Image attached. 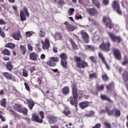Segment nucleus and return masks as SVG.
<instances>
[{
    "mask_svg": "<svg viewBox=\"0 0 128 128\" xmlns=\"http://www.w3.org/2000/svg\"><path fill=\"white\" fill-rule=\"evenodd\" d=\"M72 96H70L68 100V102H70L72 106H74L75 108H78V98L80 100L82 96H84V91L79 90L78 92V88L74 84H72Z\"/></svg>",
    "mask_w": 128,
    "mask_h": 128,
    "instance_id": "f257e3e1",
    "label": "nucleus"
},
{
    "mask_svg": "<svg viewBox=\"0 0 128 128\" xmlns=\"http://www.w3.org/2000/svg\"><path fill=\"white\" fill-rule=\"evenodd\" d=\"M110 42L108 39H105L102 41V43L99 46V48L100 50L102 52H108L110 51Z\"/></svg>",
    "mask_w": 128,
    "mask_h": 128,
    "instance_id": "f03ea898",
    "label": "nucleus"
},
{
    "mask_svg": "<svg viewBox=\"0 0 128 128\" xmlns=\"http://www.w3.org/2000/svg\"><path fill=\"white\" fill-rule=\"evenodd\" d=\"M106 112L108 116H114L116 118H120V110L116 108H114L112 110H110L108 106L106 107Z\"/></svg>",
    "mask_w": 128,
    "mask_h": 128,
    "instance_id": "7ed1b4c3",
    "label": "nucleus"
},
{
    "mask_svg": "<svg viewBox=\"0 0 128 128\" xmlns=\"http://www.w3.org/2000/svg\"><path fill=\"white\" fill-rule=\"evenodd\" d=\"M112 7L114 10H116L118 14H120V16L122 15V9H120V6L118 1L116 0L113 1L112 3Z\"/></svg>",
    "mask_w": 128,
    "mask_h": 128,
    "instance_id": "20e7f679",
    "label": "nucleus"
},
{
    "mask_svg": "<svg viewBox=\"0 0 128 128\" xmlns=\"http://www.w3.org/2000/svg\"><path fill=\"white\" fill-rule=\"evenodd\" d=\"M74 60L76 62V66L78 68H84L86 66H88V63L86 61H82V58L78 56L74 57Z\"/></svg>",
    "mask_w": 128,
    "mask_h": 128,
    "instance_id": "39448f33",
    "label": "nucleus"
},
{
    "mask_svg": "<svg viewBox=\"0 0 128 128\" xmlns=\"http://www.w3.org/2000/svg\"><path fill=\"white\" fill-rule=\"evenodd\" d=\"M103 22L104 23V26L106 28H109L110 30L112 28L114 24H112V20H110V18L107 16H104L103 18Z\"/></svg>",
    "mask_w": 128,
    "mask_h": 128,
    "instance_id": "423d86ee",
    "label": "nucleus"
},
{
    "mask_svg": "<svg viewBox=\"0 0 128 128\" xmlns=\"http://www.w3.org/2000/svg\"><path fill=\"white\" fill-rule=\"evenodd\" d=\"M14 110H15L18 112H22V114L24 116H26V114H28V109L24 107L22 108V105L20 104H16Z\"/></svg>",
    "mask_w": 128,
    "mask_h": 128,
    "instance_id": "0eeeda50",
    "label": "nucleus"
},
{
    "mask_svg": "<svg viewBox=\"0 0 128 128\" xmlns=\"http://www.w3.org/2000/svg\"><path fill=\"white\" fill-rule=\"evenodd\" d=\"M108 34L112 42H116L117 44H120L122 42V38L120 36H116L114 34L110 32H108Z\"/></svg>",
    "mask_w": 128,
    "mask_h": 128,
    "instance_id": "6e6552de",
    "label": "nucleus"
},
{
    "mask_svg": "<svg viewBox=\"0 0 128 128\" xmlns=\"http://www.w3.org/2000/svg\"><path fill=\"white\" fill-rule=\"evenodd\" d=\"M113 56L118 60H122V53L120 50L116 48H112Z\"/></svg>",
    "mask_w": 128,
    "mask_h": 128,
    "instance_id": "1a4fd4ad",
    "label": "nucleus"
},
{
    "mask_svg": "<svg viewBox=\"0 0 128 128\" xmlns=\"http://www.w3.org/2000/svg\"><path fill=\"white\" fill-rule=\"evenodd\" d=\"M60 58H61V64L64 68H66L68 62L66 60H68V56L65 53H62L60 54Z\"/></svg>",
    "mask_w": 128,
    "mask_h": 128,
    "instance_id": "9d476101",
    "label": "nucleus"
},
{
    "mask_svg": "<svg viewBox=\"0 0 128 128\" xmlns=\"http://www.w3.org/2000/svg\"><path fill=\"white\" fill-rule=\"evenodd\" d=\"M58 62V58L56 57H52L47 62V64L50 66H55L56 62Z\"/></svg>",
    "mask_w": 128,
    "mask_h": 128,
    "instance_id": "9b49d317",
    "label": "nucleus"
},
{
    "mask_svg": "<svg viewBox=\"0 0 128 128\" xmlns=\"http://www.w3.org/2000/svg\"><path fill=\"white\" fill-rule=\"evenodd\" d=\"M106 89L108 90H110V92H113L114 94V96H116V91H114V82H110L106 86Z\"/></svg>",
    "mask_w": 128,
    "mask_h": 128,
    "instance_id": "f8f14e48",
    "label": "nucleus"
},
{
    "mask_svg": "<svg viewBox=\"0 0 128 128\" xmlns=\"http://www.w3.org/2000/svg\"><path fill=\"white\" fill-rule=\"evenodd\" d=\"M82 38L84 40L86 44H88L90 42V37L88 36V33L84 32V31L82 30L81 32Z\"/></svg>",
    "mask_w": 128,
    "mask_h": 128,
    "instance_id": "ddd939ff",
    "label": "nucleus"
},
{
    "mask_svg": "<svg viewBox=\"0 0 128 128\" xmlns=\"http://www.w3.org/2000/svg\"><path fill=\"white\" fill-rule=\"evenodd\" d=\"M100 98L102 100H106L108 102H110V104H114V101L110 98V97L108 96L106 94H101Z\"/></svg>",
    "mask_w": 128,
    "mask_h": 128,
    "instance_id": "4468645a",
    "label": "nucleus"
},
{
    "mask_svg": "<svg viewBox=\"0 0 128 128\" xmlns=\"http://www.w3.org/2000/svg\"><path fill=\"white\" fill-rule=\"evenodd\" d=\"M42 44L44 50H48L50 48V41L46 38L45 39L44 42L42 41Z\"/></svg>",
    "mask_w": 128,
    "mask_h": 128,
    "instance_id": "2eb2a0df",
    "label": "nucleus"
},
{
    "mask_svg": "<svg viewBox=\"0 0 128 128\" xmlns=\"http://www.w3.org/2000/svg\"><path fill=\"white\" fill-rule=\"evenodd\" d=\"M30 60L36 62L38 60V54L34 52L30 53L29 55Z\"/></svg>",
    "mask_w": 128,
    "mask_h": 128,
    "instance_id": "dca6fc26",
    "label": "nucleus"
},
{
    "mask_svg": "<svg viewBox=\"0 0 128 128\" xmlns=\"http://www.w3.org/2000/svg\"><path fill=\"white\" fill-rule=\"evenodd\" d=\"M64 24L66 26V28H67V30H68V32H72V30H74V26L70 24H69L67 22H66L64 23Z\"/></svg>",
    "mask_w": 128,
    "mask_h": 128,
    "instance_id": "f3484780",
    "label": "nucleus"
},
{
    "mask_svg": "<svg viewBox=\"0 0 128 128\" xmlns=\"http://www.w3.org/2000/svg\"><path fill=\"white\" fill-rule=\"evenodd\" d=\"M2 74L4 76H5L6 78L8 80H14V82L15 81L14 78L12 77V74H9L8 72H4L2 73Z\"/></svg>",
    "mask_w": 128,
    "mask_h": 128,
    "instance_id": "a211bd4d",
    "label": "nucleus"
},
{
    "mask_svg": "<svg viewBox=\"0 0 128 128\" xmlns=\"http://www.w3.org/2000/svg\"><path fill=\"white\" fill-rule=\"evenodd\" d=\"M48 118L50 124H56L58 122V119L56 116H48Z\"/></svg>",
    "mask_w": 128,
    "mask_h": 128,
    "instance_id": "6ab92c4d",
    "label": "nucleus"
},
{
    "mask_svg": "<svg viewBox=\"0 0 128 128\" xmlns=\"http://www.w3.org/2000/svg\"><path fill=\"white\" fill-rule=\"evenodd\" d=\"M32 120L34 122H40V124L42 123V120L38 116L36 115V114H33L32 116Z\"/></svg>",
    "mask_w": 128,
    "mask_h": 128,
    "instance_id": "aec40b11",
    "label": "nucleus"
},
{
    "mask_svg": "<svg viewBox=\"0 0 128 128\" xmlns=\"http://www.w3.org/2000/svg\"><path fill=\"white\" fill-rule=\"evenodd\" d=\"M54 38L56 40H62V33L60 32L55 33Z\"/></svg>",
    "mask_w": 128,
    "mask_h": 128,
    "instance_id": "412c9836",
    "label": "nucleus"
},
{
    "mask_svg": "<svg viewBox=\"0 0 128 128\" xmlns=\"http://www.w3.org/2000/svg\"><path fill=\"white\" fill-rule=\"evenodd\" d=\"M5 66L7 70H8L9 72H12V70L14 69V66L12 65V64L10 62V61L7 62Z\"/></svg>",
    "mask_w": 128,
    "mask_h": 128,
    "instance_id": "4be33fe9",
    "label": "nucleus"
},
{
    "mask_svg": "<svg viewBox=\"0 0 128 128\" xmlns=\"http://www.w3.org/2000/svg\"><path fill=\"white\" fill-rule=\"evenodd\" d=\"M12 36L14 38V40H20V38H22V35H20V33L17 32L16 33H14L12 34Z\"/></svg>",
    "mask_w": 128,
    "mask_h": 128,
    "instance_id": "5701e85b",
    "label": "nucleus"
},
{
    "mask_svg": "<svg viewBox=\"0 0 128 128\" xmlns=\"http://www.w3.org/2000/svg\"><path fill=\"white\" fill-rule=\"evenodd\" d=\"M26 102L30 110H32V108H34V100H27Z\"/></svg>",
    "mask_w": 128,
    "mask_h": 128,
    "instance_id": "b1692460",
    "label": "nucleus"
},
{
    "mask_svg": "<svg viewBox=\"0 0 128 128\" xmlns=\"http://www.w3.org/2000/svg\"><path fill=\"white\" fill-rule=\"evenodd\" d=\"M88 104H90V103L88 102H84L80 104V106L81 108H88Z\"/></svg>",
    "mask_w": 128,
    "mask_h": 128,
    "instance_id": "393cba45",
    "label": "nucleus"
},
{
    "mask_svg": "<svg viewBox=\"0 0 128 128\" xmlns=\"http://www.w3.org/2000/svg\"><path fill=\"white\" fill-rule=\"evenodd\" d=\"M5 46L6 48H9L13 50V48H16V44L12 42H8L5 44Z\"/></svg>",
    "mask_w": 128,
    "mask_h": 128,
    "instance_id": "a878e982",
    "label": "nucleus"
},
{
    "mask_svg": "<svg viewBox=\"0 0 128 128\" xmlns=\"http://www.w3.org/2000/svg\"><path fill=\"white\" fill-rule=\"evenodd\" d=\"M20 18L21 22H24V20H26L24 12L22 11L20 12Z\"/></svg>",
    "mask_w": 128,
    "mask_h": 128,
    "instance_id": "bb28decb",
    "label": "nucleus"
},
{
    "mask_svg": "<svg viewBox=\"0 0 128 128\" xmlns=\"http://www.w3.org/2000/svg\"><path fill=\"white\" fill-rule=\"evenodd\" d=\"M62 92L64 94H70V88L68 86H65L62 89Z\"/></svg>",
    "mask_w": 128,
    "mask_h": 128,
    "instance_id": "cd10ccee",
    "label": "nucleus"
},
{
    "mask_svg": "<svg viewBox=\"0 0 128 128\" xmlns=\"http://www.w3.org/2000/svg\"><path fill=\"white\" fill-rule=\"evenodd\" d=\"M88 12L91 14V16H94L96 14V9L92 8H88L86 10Z\"/></svg>",
    "mask_w": 128,
    "mask_h": 128,
    "instance_id": "c85d7f7f",
    "label": "nucleus"
},
{
    "mask_svg": "<svg viewBox=\"0 0 128 128\" xmlns=\"http://www.w3.org/2000/svg\"><path fill=\"white\" fill-rule=\"evenodd\" d=\"M0 104L2 106H4V108H6V98H3L1 100Z\"/></svg>",
    "mask_w": 128,
    "mask_h": 128,
    "instance_id": "c756f323",
    "label": "nucleus"
},
{
    "mask_svg": "<svg viewBox=\"0 0 128 128\" xmlns=\"http://www.w3.org/2000/svg\"><path fill=\"white\" fill-rule=\"evenodd\" d=\"M2 53L6 56H10V52L7 48H4V50H2Z\"/></svg>",
    "mask_w": 128,
    "mask_h": 128,
    "instance_id": "7c9ffc66",
    "label": "nucleus"
},
{
    "mask_svg": "<svg viewBox=\"0 0 128 128\" xmlns=\"http://www.w3.org/2000/svg\"><path fill=\"white\" fill-rule=\"evenodd\" d=\"M20 50L23 54H26V46L20 45Z\"/></svg>",
    "mask_w": 128,
    "mask_h": 128,
    "instance_id": "2f4dec72",
    "label": "nucleus"
},
{
    "mask_svg": "<svg viewBox=\"0 0 128 128\" xmlns=\"http://www.w3.org/2000/svg\"><path fill=\"white\" fill-rule=\"evenodd\" d=\"M22 76H23L24 78H28V71L26 69H23Z\"/></svg>",
    "mask_w": 128,
    "mask_h": 128,
    "instance_id": "473e14b6",
    "label": "nucleus"
},
{
    "mask_svg": "<svg viewBox=\"0 0 128 128\" xmlns=\"http://www.w3.org/2000/svg\"><path fill=\"white\" fill-rule=\"evenodd\" d=\"M86 50H88L92 52V50H94V47L90 45H85L84 46Z\"/></svg>",
    "mask_w": 128,
    "mask_h": 128,
    "instance_id": "72a5a7b5",
    "label": "nucleus"
},
{
    "mask_svg": "<svg viewBox=\"0 0 128 128\" xmlns=\"http://www.w3.org/2000/svg\"><path fill=\"white\" fill-rule=\"evenodd\" d=\"M70 40L71 42L72 46V48L76 50H78V46H76V44L74 40H72V39H70Z\"/></svg>",
    "mask_w": 128,
    "mask_h": 128,
    "instance_id": "f704fd0d",
    "label": "nucleus"
},
{
    "mask_svg": "<svg viewBox=\"0 0 128 128\" xmlns=\"http://www.w3.org/2000/svg\"><path fill=\"white\" fill-rule=\"evenodd\" d=\"M102 80H104V82H108V80H110V78H108V74H105L102 75Z\"/></svg>",
    "mask_w": 128,
    "mask_h": 128,
    "instance_id": "c9c22d12",
    "label": "nucleus"
},
{
    "mask_svg": "<svg viewBox=\"0 0 128 128\" xmlns=\"http://www.w3.org/2000/svg\"><path fill=\"white\" fill-rule=\"evenodd\" d=\"M63 114H64L66 116H70V111L68 110V108H65V110L63 111Z\"/></svg>",
    "mask_w": 128,
    "mask_h": 128,
    "instance_id": "e433bc0d",
    "label": "nucleus"
},
{
    "mask_svg": "<svg viewBox=\"0 0 128 128\" xmlns=\"http://www.w3.org/2000/svg\"><path fill=\"white\" fill-rule=\"evenodd\" d=\"M98 56L99 58L101 59V60H102V62L106 61L104 57V55H102V52H99L98 53Z\"/></svg>",
    "mask_w": 128,
    "mask_h": 128,
    "instance_id": "4c0bfd02",
    "label": "nucleus"
},
{
    "mask_svg": "<svg viewBox=\"0 0 128 128\" xmlns=\"http://www.w3.org/2000/svg\"><path fill=\"white\" fill-rule=\"evenodd\" d=\"M34 34V32L32 31L26 32L25 34V35H26V38H30V36H32V34Z\"/></svg>",
    "mask_w": 128,
    "mask_h": 128,
    "instance_id": "58836bf2",
    "label": "nucleus"
},
{
    "mask_svg": "<svg viewBox=\"0 0 128 128\" xmlns=\"http://www.w3.org/2000/svg\"><path fill=\"white\" fill-rule=\"evenodd\" d=\"M44 36H46V32H44V30L41 29L40 32V37L44 38Z\"/></svg>",
    "mask_w": 128,
    "mask_h": 128,
    "instance_id": "ea45409f",
    "label": "nucleus"
},
{
    "mask_svg": "<svg viewBox=\"0 0 128 128\" xmlns=\"http://www.w3.org/2000/svg\"><path fill=\"white\" fill-rule=\"evenodd\" d=\"M98 92H102L104 90V85L102 84L97 87Z\"/></svg>",
    "mask_w": 128,
    "mask_h": 128,
    "instance_id": "a19ab883",
    "label": "nucleus"
},
{
    "mask_svg": "<svg viewBox=\"0 0 128 128\" xmlns=\"http://www.w3.org/2000/svg\"><path fill=\"white\" fill-rule=\"evenodd\" d=\"M128 76V72L126 70L124 71L122 74V78H126Z\"/></svg>",
    "mask_w": 128,
    "mask_h": 128,
    "instance_id": "79ce46f5",
    "label": "nucleus"
},
{
    "mask_svg": "<svg viewBox=\"0 0 128 128\" xmlns=\"http://www.w3.org/2000/svg\"><path fill=\"white\" fill-rule=\"evenodd\" d=\"M104 124L105 126V128H112V126L110 122H104Z\"/></svg>",
    "mask_w": 128,
    "mask_h": 128,
    "instance_id": "37998d69",
    "label": "nucleus"
},
{
    "mask_svg": "<svg viewBox=\"0 0 128 128\" xmlns=\"http://www.w3.org/2000/svg\"><path fill=\"white\" fill-rule=\"evenodd\" d=\"M68 12L70 16H72V14H74V9L73 8H70L68 10Z\"/></svg>",
    "mask_w": 128,
    "mask_h": 128,
    "instance_id": "c03bdc74",
    "label": "nucleus"
},
{
    "mask_svg": "<svg viewBox=\"0 0 128 128\" xmlns=\"http://www.w3.org/2000/svg\"><path fill=\"white\" fill-rule=\"evenodd\" d=\"M39 114H40V116H41V118H40V120H44V112L42 111H40L39 112Z\"/></svg>",
    "mask_w": 128,
    "mask_h": 128,
    "instance_id": "a18cd8bd",
    "label": "nucleus"
},
{
    "mask_svg": "<svg viewBox=\"0 0 128 128\" xmlns=\"http://www.w3.org/2000/svg\"><path fill=\"white\" fill-rule=\"evenodd\" d=\"M24 12H26V16H30V13L28 12V8H26V6H24Z\"/></svg>",
    "mask_w": 128,
    "mask_h": 128,
    "instance_id": "49530a36",
    "label": "nucleus"
},
{
    "mask_svg": "<svg viewBox=\"0 0 128 128\" xmlns=\"http://www.w3.org/2000/svg\"><path fill=\"white\" fill-rule=\"evenodd\" d=\"M102 4L104 6H108L110 4V0H102Z\"/></svg>",
    "mask_w": 128,
    "mask_h": 128,
    "instance_id": "de8ad7c7",
    "label": "nucleus"
},
{
    "mask_svg": "<svg viewBox=\"0 0 128 128\" xmlns=\"http://www.w3.org/2000/svg\"><path fill=\"white\" fill-rule=\"evenodd\" d=\"M28 50L30 52L32 51L33 48L32 44H28Z\"/></svg>",
    "mask_w": 128,
    "mask_h": 128,
    "instance_id": "09e8293b",
    "label": "nucleus"
},
{
    "mask_svg": "<svg viewBox=\"0 0 128 128\" xmlns=\"http://www.w3.org/2000/svg\"><path fill=\"white\" fill-rule=\"evenodd\" d=\"M58 4L60 6H62L63 4H64V0H58Z\"/></svg>",
    "mask_w": 128,
    "mask_h": 128,
    "instance_id": "8fccbe9b",
    "label": "nucleus"
},
{
    "mask_svg": "<svg viewBox=\"0 0 128 128\" xmlns=\"http://www.w3.org/2000/svg\"><path fill=\"white\" fill-rule=\"evenodd\" d=\"M75 18L78 20H82V15H76L75 16Z\"/></svg>",
    "mask_w": 128,
    "mask_h": 128,
    "instance_id": "3c124183",
    "label": "nucleus"
},
{
    "mask_svg": "<svg viewBox=\"0 0 128 128\" xmlns=\"http://www.w3.org/2000/svg\"><path fill=\"white\" fill-rule=\"evenodd\" d=\"M24 84L25 86V88L27 90H30V86H28V84L26 82H25L24 83Z\"/></svg>",
    "mask_w": 128,
    "mask_h": 128,
    "instance_id": "603ef678",
    "label": "nucleus"
},
{
    "mask_svg": "<svg viewBox=\"0 0 128 128\" xmlns=\"http://www.w3.org/2000/svg\"><path fill=\"white\" fill-rule=\"evenodd\" d=\"M103 62L105 64L107 70H110V65L108 64V63H106V61Z\"/></svg>",
    "mask_w": 128,
    "mask_h": 128,
    "instance_id": "864d4df0",
    "label": "nucleus"
},
{
    "mask_svg": "<svg viewBox=\"0 0 128 128\" xmlns=\"http://www.w3.org/2000/svg\"><path fill=\"white\" fill-rule=\"evenodd\" d=\"M90 78H96V75L95 73H94L92 74H90Z\"/></svg>",
    "mask_w": 128,
    "mask_h": 128,
    "instance_id": "5fc2aeb1",
    "label": "nucleus"
},
{
    "mask_svg": "<svg viewBox=\"0 0 128 128\" xmlns=\"http://www.w3.org/2000/svg\"><path fill=\"white\" fill-rule=\"evenodd\" d=\"M38 84H42V78H38L37 80Z\"/></svg>",
    "mask_w": 128,
    "mask_h": 128,
    "instance_id": "6e6d98bb",
    "label": "nucleus"
},
{
    "mask_svg": "<svg viewBox=\"0 0 128 128\" xmlns=\"http://www.w3.org/2000/svg\"><path fill=\"white\" fill-rule=\"evenodd\" d=\"M0 36L3 38H6V34H4V32H0Z\"/></svg>",
    "mask_w": 128,
    "mask_h": 128,
    "instance_id": "4d7b16f0",
    "label": "nucleus"
},
{
    "mask_svg": "<svg viewBox=\"0 0 128 128\" xmlns=\"http://www.w3.org/2000/svg\"><path fill=\"white\" fill-rule=\"evenodd\" d=\"M128 64V60H124L122 63V66H126Z\"/></svg>",
    "mask_w": 128,
    "mask_h": 128,
    "instance_id": "13d9d810",
    "label": "nucleus"
},
{
    "mask_svg": "<svg viewBox=\"0 0 128 128\" xmlns=\"http://www.w3.org/2000/svg\"><path fill=\"white\" fill-rule=\"evenodd\" d=\"M12 8L14 10V12H16L18 10V7L16 6H12Z\"/></svg>",
    "mask_w": 128,
    "mask_h": 128,
    "instance_id": "bf43d9fd",
    "label": "nucleus"
},
{
    "mask_svg": "<svg viewBox=\"0 0 128 128\" xmlns=\"http://www.w3.org/2000/svg\"><path fill=\"white\" fill-rule=\"evenodd\" d=\"M2 60L6 61L10 60V57L8 56L3 57Z\"/></svg>",
    "mask_w": 128,
    "mask_h": 128,
    "instance_id": "052dcab7",
    "label": "nucleus"
},
{
    "mask_svg": "<svg viewBox=\"0 0 128 128\" xmlns=\"http://www.w3.org/2000/svg\"><path fill=\"white\" fill-rule=\"evenodd\" d=\"M5 24H6V22H4V20L2 19L0 20V24L2 25Z\"/></svg>",
    "mask_w": 128,
    "mask_h": 128,
    "instance_id": "680f3d73",
    "label": "nucleus"
},
{
    "mask_svg": "<svg viewBox=\"0 0 128 128\" xmlns=\"http://www.w3.org/2000/svg\"><path fill=\"white\" fill-rule=\"evenodd\" d=\"M40 58V60H44L46 58V55L44 54H42Z\"/></svg>",
    "mask_w": 128,
    "mask_h": 128,
    "instance_id": "e2e57ef3",
    "label": "nucleus"
},
{
    "mask_svg": "<svg viewBox=\"0 0 128 128\" xmlns=\"http://www.w3.org/2000/svg\"><path fill=\"white\" fill-rule=\"evenodd\" d=\"M94 111H90L89 112V116H94Z\"/></svg>",
    "mask_w": 128,
    "mask_h": 128,
    "instance_id": "0e129e2a",
    "label": "nucleus"
},
{
    "mask_svg": "<svg viewBox=\"0 0 128 128\" xmlns=\"http://www.w3.org/2000/svg\"><path fill=\"white\" fill-rule=\"evenodd\" d=\"M96 8H100V4L98 2H96Z\"/></svg>",
    "mask_w": 128,
    "mask_h": 128,
    "instance_id": "69168bd1",
    "label": "nucleus"
},
{
    "mask_svg": "<svg viewBox=\"0 0 128 128\" xmlns=\"http://www.w3.org/2000/svg\"><path fill=\"white\" fill-rule=\"evenodd\" d=\"M89 20V22H92V24H94V19L92 18H88Z\"/></svg>",
    "mask_w": 128,
    "mask_h": 128,
    "instance_id": "338daca9",
    "label": "nucleus"
},
{
    "mask_svg": "<svg viewBox=\"0 0 128 128\" xmlns=\"http://www.w3.org/2000/svg\"><path fill=\"white\" fill-rule=\"evenodd\" d=\"M124 82H128V76L127 77H126V78H122Z\"/></svg>",
    "mask_w": 128,
    "mask_h": 128,
    "instance_id": "774afa93",
    "label": "nucleus"
}]
</instances>
